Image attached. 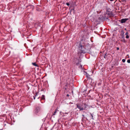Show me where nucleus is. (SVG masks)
Returning a JSON list of instances; mask_svg holds the SVG:
<instances>
[{
    "label": "nucleus",
    "mask_w": 130,
    "mask_h": 130,
    "mask_svg": "<svg viewBox=\"0 0 130 130\" xmlns=\"http://www.w3.org/2000/svg\"><path fill=\"white\" fill-rule=\"evenodd\" d=\"M45 99V96L44 95H42L41 97V100H44Z\"/></svg>",
    "instance_id": "nucleus-6"
},
{
    "label": "nucleus",
    "mask_w": 130,
    "mask_h": 130,
    "mask_svg": "<svg viewBox=\"0 0 130 130\" xmlns=\"http://www.w3.org/2000/svg\"><path fill=\"white\" fill-rule=\"evenodd\" d=\"M37 93H36V96H36V95H37Z\"/></svg>",
    "instance_id": "nucleus-20"
},
{
    "label": "nucleus",
    "mask_w": 130,
    "mask_h": 130,
    "mask_svg": "<svg viewBox=\"0 0 130 130\" xmlns=\"http://www.w3.org/2000/svg\"><path fill=\"white\" fill-rule=\"evenodd\" d=\"M32 64L34 66H38V65L35 62L32 63Z\"/></svg>",
    "instance_id": "nucleus-8"
},
{
    "label": "nucleus",
    "mask_w": 130,
    "mask_h": 130,
    "mask_svg": "<svg viewBox=\"0 0 130 130\" xmlns=\"http://www.w3.org/2000/svg\"><path fill=\"white\" fill-rule=\"evenodd\" d=\"M90 115H91V116L92 117V119H93V116L92 115L91 113H90Z\"/></svg>",
    "instance_id": "nucleus-10"
},
{
    "label": "nucleus",
    "mask_w": 130,
    "mask_h": 130,
    "mask_svg": "<svg viewBox=\"0 0 130 130\" xmlns=\"http://www.w3.org/2000/svg\"><path fill=\"white\" fill-rule=\"evenodd\" d=\"M57 109H56L55 110V111L54 112V113L53 114V115H56V113L57 112Z\"/></svg>",
    "instance_id": "nucleus-7"
},
{
    "label": "nucleus",
    "mask_w": 130,
    "mask_h": 130,
    "mask_svg": "<svg viewBox=\"0 0 130 130\" xmlns=\"http://www.w3.org/2000/svg\"><path fill=\"white\" fill-rule=\"evenodd\" d=\"M86 76L87 77V80H89V81H92V79L90 78V77H89L87 75H86Z\"/></svg>",
    "instance_id": "nucleus-5"
},
{
    "label": "nucleus",
    "mask_w": 130,
    "mask_h": 130,
    "mask_svg": "<svg viewBox=\"0 0 130 130\" xmlns=\"http://www.w3.org/2000/svg\"><path fill=\"white\" fill-rule=\"evenodd\" d=\"M67 96L68 97L69 96V95L68 94H67Z\"/></svg>",
    "instance_id": "nucleus-17"
},
{
    "label": "nucleus",
    "mask_w": 130,
    "mask_h": 130,
    "mask_svg": "<svg viewBox=\"0 0 130 130\" xmlns=\"http://www.w3.org/2000/svg\"><path fill=\"white\" fill-rule=\"evenodd\" d=\"M127 62L128 63H130V59H128V60H127Z\"/></svg>",
    "instance_id": "nucleus-12"
},
{
    "label": "nucleus",
    "mask_w": 130,
    "mask_h": 130,
    "mask_svg": "<svg viewBox=\"0 0 130 130\" xmlns=\"http://www.w3.org/2000/svg\"><path fill=\"white\" fill-rule=\"evenodd\" d=\"M122 2H124V1H125V0H122Z\"/></svg>",
    "instance_id": "nucleus-18"
},
{
    "label": "nucleus",
    "mask_w": 130,
    "mask_h": 130,
    "mask_svg": "<svg viewBox=\"0 0 130 130\" xmlns=\"http://www.w3.org/2000/svg\"><path fill=\"white\" fill-rule=\"evenodd\" d=\"M128 20L127 19H122L121 20V23H123L126 22V21Z\"/></svg>",
    "instance_id": "nucleus-4"
},
{
    "label": "nucleus",
    "mask_w": 130,
    "mask_h": 130,
    "mask_svg": "<svg viewBox=\"0 0 130 130\" xmlns=\"http://www.w3.org/2000/svg\"><path fill=\"white\" fill-rule=\"evenodd\" d=\"M125 59H122V62H125Z\"/></svg>",
    "instance_id": "nucleus-13"
},
{
    "label": "nucleus",
    "mask_w": 130,
    "mask_h": 130,
    "mask_svg": "<svg viewBox=\"0 0 130 130\" xmlns=\"http://www.w3.org/2000/svg\"><path fill=\"white\" fill-rule=\"evenodd\" d=\"M66 4L68 6H69L70 5V4L69 3H66Z\"/></svg>",
    "instance_id": "nucleus-14"
},
{
    "label": "nucleus",
    "mask_w": 130,
    "mask_h": 130,
    "mask_svg": "<svg viewBox=\"0 0 130 130\" xmlns=\"http://www.w3.org/2000/svg\"><path fill=\"white\" fill-rule=\"evenodd\" d=\"M77 107L80 110H86L87 105L86 104H84L83 107H82L80 105L78 104L76 105Z\"/></svg>",
    "instance_id": "nucleus-3"
},
{
    "label": "nucleus",
    "mask_w": 130,
    "mask_h": 130,
    "mask_svg": "<svg viewBox=\"0 0 130 130\" xmlns=\"http://www.w3.org/2000/svg\"><path fill=\"white\" fill-rule=\"evenodd\" d=\"M35 97L34 98V99H35Z\"/></svg>",
    "instance_id": "nucleus-22"
},
{
    "label": "nucleus",
    "mask_w": 130,
    "mask_h": 130,
    "mask_svg": "<svg viewBox=\"0 0 130 130\" xmlns=\"http://www.w3.org/2000/svg\"><path fill=\"white\" fill-rule=\"evenodd\" d=\"M111 1H112L113 0H110Z\"/></svg>",
    "instance_id": "nucleus-21"
},
{
    "label": "nucleus",
    "mask_w": 130,
    "mask_h": 130,
    "mask_svg": "<svg viewBox=\"0 0 130 130\" xmlns=\"http://www.w3.org/2000/svg\"><path fill=\"white\" fill-rule=\"evenodd\" d=\"M39 97L38 98V99H39Z\"/></svg>",
    "instance_id": "nucleus-26"
},
{
    "label": "nucleus",
    "mask_w": 130,
    "mask_h": 130,
    "mask_svg": "<svg viewBox=\"0 0 130 130\" xmlns=\"http://www.w3.org/2000/svg\"><path fill=\"white\" fill-rule=\"evenodd\" d=\"M128 32H126L125 34V35H128Z\"/></svg>",
    "instance_id": "nucleus-15"
},
{
    "label": "nucleus",
    "mask_w": 130,
    "mask_h": 130,
    "mask_svg": "<svg viewBox=\"0 0 130 130\" xmlns=\"http://www.w3.org/2000/svg\"><path fill=\"white\" fill-rule=\"evenodd\" d=\"M40 108L39 107H37L36 108V111H37V112H38V111H39L40 110Z\"/></svg>",
    "instance_id": "nucleus-9"
},
{
    "label": "nucleus",
    "mask_w": 130,
    "mask_h": 130,
    "mask_svg": "<svg viewBox=\"0 0 130 130\" xmlns=\"http://www.w3.org/2000/svg\"><path fill=\"white\" fill-rule=\"evenodd\" d=\"M106 56H105L104 57V58H105Z\"/></svg>",
    "instance_id": "nucleus-23"
},
{
    "label": "nucleus",
    "mask_w": 130,
    "mask_h": 130,
    "mask_svg": "<svg viewBox=\"0 0 130 130\" xmlns=\"http://www.w3.org/2000/svg\"><path fill=\"white\" fill-rule=\"evenodd\" d=\"M80 67L82 68V66H81Z\"/></svg>",
    "instance_id": "nucleus-24"
},
{
    "label": "nucleus",
    "mask_w": 130,
    "mask_h": 130,
    "mask_svg": "<svg viewBox=\"0 0 130 130\" xmlns=\"http://www.w3.org/2000/svg\"><path fill=\"white\" fill-rule=\"evenodd\" d=\"M91 48V46L89 45L85 46V50H83V53H89L90 52V50Z\"/></svg>",
    "instance_id": "nucleus-2"
},
{
    "label": "nucleus",
    "mask_w": 130,
    "mask_h": 130,
    "mask_svg": "<svg viewBox=\"0 0 130 130\" xmlns=\"http://www.w3.org/2000/svg\"><path fill=\"white\" fill-rule=\"evenodd\" d=\"M82 116L83 117H84V116H85L84 115H82Z\"/></svg>",
    "instance_id": "nucleus-19"
},
{
    "label": "nucleus",
    "mask_w": 130,
    "mask_h": 130,
    "mask_svg": "<svg viewBox=\"0 0 130 130\" xmlns=\"http://www.w3.org/2000/svg\"><path fill=\"white\" fill-rule=\"evenodd\" d=\"M119 47H117V50H119Z\"/></svg>",
    "instance_id": "nucleus-16"
},
{
    "label": "nucleus",
    "mask_w": 130,
    "mask_h": 130,
    "mask_svg": "<svg viewBox=\"0 0 130 130\" xmlns=\"http://www.w3.org/2000/svg\"><path fill=\"white\" fill-rule=\"evenodd\" d=\"M129 36H128V35H126V38H127V39H128L129 38Z\"/></svg>",
    "instance_id": "nucleus-11"
},
{
    "label": "nucleus",
    "mask_w": 130,
    "mask_h": 130,
    "mask_svg": "<svg viewBox=\"0 0 130 130\" xmlns=\"http://www.w3.org/2000/svg\"><path fill=\"white\" fill-rule=\"evenodd\" d=\"M98 13V11H97Z\"/></svg>",
    "instance_id": "nucleus-25"
},
{
    "label": "nucleus",
    "mask_w": 130,
    "mask_h": 130,
    "mask_svg": "<svg viewBox=\"0 0 130 130\" xmlns=\"http://www.w3.org/2000/svg\"><path fill=\"white\" fill-rule=\"evenodd\" d=\"M82 42L83 41H81L80 42L79 44V45L78 47L79 49L78 50V52L79 53H83V50H85V46H84V44L83 43H82Z\"/></svg>",
    "instance_id": "nucleus-1"
}]
</instances>
